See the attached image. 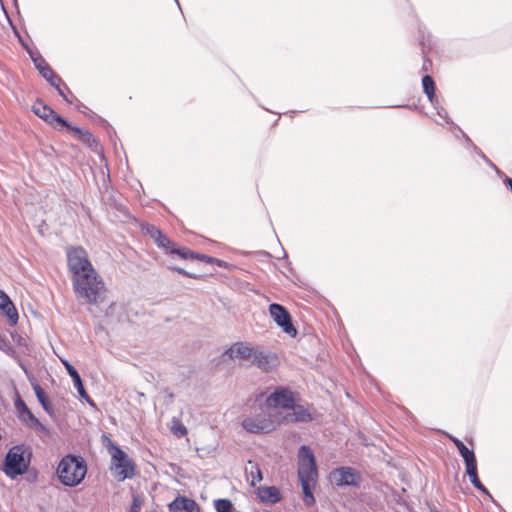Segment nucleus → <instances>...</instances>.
Returning a JSON list of instances; mask_svg holds the SVG:
<instances>
[{
	"label": "nucleus",
	"instance_id": "nucleus-1",
	"mask_svg": "<svg viewBox=\"0 0 512 512\" xmlns=\"http://www.w3.org/2000/svg\"><path fill=\"white\" fill-rule=\"evenodd\" d=\"M72 286L76 298L82 303L98 306L106 297V286L96 270L72 278Z\"/></svg>",
	"mask_w": 512,
	"mask_h": 512
},
{
	"label": "nucleus",
	"instance_id": "nucleus-2",
	"mask_svg": "<svg viewBox=\"0 0 512 512\" xmlns=\"http://www.w3.org/2000/svg\"><path fill=\"white\" fill-rule=\"evenodd\" d=\"M56 473L61 484L75 487L83 481L87 474L86 461L81 456L68 454L60 460Z\"/></svg>",
	"mask_w": 512,
	"mask_h": 512
},
{
	"label": "nucleus",
	"instance_id": "nucleus-3",
	"mask_svg": "<svg viewBox=\"0 0 512 512\" xmlns=\"http://www.w3.org/2000/svg\"><path fill=\"white\" fill-rule=\"evenodd\" d=\"M107 440V448L111 455V471L114 473L118 481L130 479L135 475V465L132 459L117 446L111 439L105 436Z\"/></svg>",
	"mask_w": 512,
	"mask_h": 512
},
{
	"label": "nucleus",
	"instance_id": "nucleus-4",
	"mask_svg": "<svg viewBox=\"0 0 512 512\" xmlns=\"http://www.w3.org/2000/svg\"><path fill=\"white\" fill-rule=\"evenodd\" d=\"M280 424V412L270 410L266 405L261 411L243 420V428L250 433H269Z\"/></svg>",
	"mask_w": 512,
	"mask_h": 512
},
{
	"label": "nucleus",
	"instance_id": "nucleus-5",
	"mask_svg": "<svg viewBox=\"0 0 512 512\" xmlns=\"http://www.w3.org/2000/svg\"><path fill=\"white\" fill-rule=\"evenodd\" d=\"M30 460L25 459V449L21 445L13 446L7 452L4 459L3 472L10 478L22 475L26 472Z\"/></svg>",
	"mask_w": 512,
	"mask_h": 512
},
{
	"label": "nucleus",
	"instance_id": "nucleus-6",
	"mask_svg": "<svg viewBox=\"0 0 512 512\" xmlns=\"http://www.w3.org/2000/svg\"><path fill=\"white\" fill-rule=\"evenodd\" d=\"M69 272L72 278H77L85 273L95 270L89 260L87 251L82 247H70L66 251Z\"/></svg>",
	"mask_w": 512,
	"mask_h": 512
},
{
	"label": "nucleus",
	"instance_id": "nucleus-7",
	"mask_svg": "<svg viewBox=\"0 0 512 512\" xmlns=\"http://www.w3.org/2000/svg\"><path fill=\"white\" fill-rule=\"evenodd\" d=\"M298 477L299 480L316 481L318 477L316 461L311 449L305 445L298 452Z\"/></svg>",
	"mask_w": 512,
	"mask_h": 512
},
{
	"label": "nucleus",
	"instance_id": "nucleus-8",
	"mask_svg": "<svg viewBox=\"0 0 512 512\" xmlns=\"http://www.w3.org/2000/svg\"><path fill=\"white\" fill-rule=\"evenodd\" d=\"M294 401V393L290 389L278 387L267 397L265 405L272 411H277L280 408L286 413Z\"/></svg>",
	"mask_w": 512,
	"mask_h": 512
},
{
	"label": "nucleus",
	"instance_id": "nucleus-9",
	"mask_svg": "<svg viewBox=\"0 0 512 512\" xmlns=\"http://www.w3.org/2000/svg\"><path fill=\"white\" fill-rule=\"evenodd\" d=\"M32 111L48 124L57 127L70 128L68 123L62 116L57 114L50 106L46 105L42 100L38 99L32 106Z\"/></svg>",
	"mask_w": 512,
	"mask_h": 512
},
{
	"label": "nucleus",
	"instance_id": "nucleus-10",
	"mask_svg": "<svg viewBox=\"0 0 512 512\" xmlns=\"http://www.w3.org/2000/svg\"><path fill=\"white\" fill-rule=\"evenodd\" d=\"M269 313L277 325L280 326L286 334L292 337L296 336L297 330L293 326L291 316L284 306L272 303L269 305Z\"/></svg>",
	"mask_w": 512,
	"mask_h": 512
},
{
	"label": "nucleus",
	"instance_id": "nucleus-11",
	"mask_svg": "<svg viewBox=\"0 0 512 512\" xmlns=\"http://www.w3.org/2000/svg\"><path fill=\"white\" fill-rule=\"evenodd\" d=\"M332 480L337 486H354L360 485V474L351 467H340L331 473Z\"/></svg>",
	"mask_w": 512,
	"mask_h": 512
},
{
	"label": "nucleus",
	"instance_id": "nucleus-12",
	"mask_svg": "<svg viewBox=\"0 0 512 512\" xmlns=\"http://www.w3.org/2000/svg\"><path fill=\"white\" fill-rule=\"evenodd\" d=\"M313 420L312 413L309 406L298 404L294 401L288 412L284 415L280 413V423L282 421L287 423L296 422H309Z\"/></svg>",
	"mask_w": 512,
	"mask_h": 512
},
{
	"label": "nucleus",
	"instance_id": "nucleus-13",
	"mask_svg": "<svg viewBox=\"0 0 512 512\" xmlns=\"http://www.w3.org/2000/svg\"><path fill=\"white\" fill-rule=\"evenodd\" d=\"M253 346L247 342H236L223 353V358L231 360H250L253 355Z\"/></svg>",
	"mask_w": 512,
	"mask_h": 512
},
{
	"label": "nucleus",
	"instance_id": "nucleus-14",
	"mask_svg": "<svg viewBox=\"0 0 512 512\" xmlns=\"http://www.w3.org/2000/svg\"><path fill=\"white\" fill-rule=\"evenodd\" d=\"M31 57L39 73L50 83V85L56 86V82L57 84H62L61 78L54 73L48 63L40 55H31Z\"/></svg>",
	"mask_w": 512,
	"mask_h": 512
},
{
	"label": "nucleus",
	"instance_id": "nucleus-15",
	"mask_svg": "<svg viewBox=\"0 0 512 512\" xmlns=\"http://www.w3.org/2000/svg\"><path fill=\"white\" fill-rule=\"evenodd\" d=\"M170 512H179V511H186V512H200V508L198 504L190 498L184 497V496H178L176 497L169 505H168Z\"/></svg>",
	"mask_w": 512,
	"mask_h": 512
},
{
	"label": "nucleus",
	"instance_id": "nucleus-16",
	"mask_svg": "<svg viewBox=\"0 0 512 512\" xmlns=\"http://www.w3.org/2000/svg\"><path fill=\"white\" fill-rule=\"evenodd\" d=\"M63 364H64L68 374L72 378L73 384H74L79 396L82 399L86 400L89 404L93 405V401L90 399L89 395L87 394L78 371L68 361H63Z\"/></svg>",
	"mask_w": 512,
	"mask_h": 512
},
{
	"label": "nucleus",
	"instance_id": "nucleus-17",
	"mask_svg": "<svg viewBox=\"0 0 512 512\" xmlns=\"http://www.w3.org/2000/svg\"><path fill=\"white\" fill-rule=\"evenodd\" d=\"M146 233L155 241L159 248L166 251L173 246V242L154 225L146 227Z\"/></svg>",
	"mask_w": 512,
	"mask_h": 512
},
{
	"label": "nucleus",
	"instance_id": "nucleus-18",
	"mask_svg": "<svg viewBox=\"0 0 512 512\" xmlns=\"http://www.w3.org/2000/svg\"><path fill=\"white\" fill-rule=\"evenodd\" d=\"M10 336L14 345L16 346L14 348L19 353V359H22L23 356L30 355L31 348L27 336L19 334L17 331L10 332Z\"/></svg>",
	"mask_w": 512,
	"mask_h": 512
},
{
	"label": "nucleus",
	"instance_id": "nucleus-19",
	"mask_svg": "<svg viewBox=\"0 0 512 512\" xmlns=\"http://www.w3.org/2000/svg\"><path fill=\"white\" fill-rule=\"evenodd\" d=\"M259 499L268 504H275L281 500V495L275 486H264L257 489Z\"/></svg>",
	"mask_w": 512,
	"mask_h": 512
},
{
	"label": "nucleus",
	"instance_id": "nucleus-20",
	"mask_svg": "<svg viewBox=\"0 0 512 512\" xmlns=\"http://www.w3.org/2000/svg\"><path fill=\"white\" fill-rule=\"evenodd\" d=\"M0 350L4 352L7 356L11 357L14 361L17 362L19 367L23 370V372L27 375L28 368L22 359H19V353L13 347V345L7 339H0Z\"/></svg>",
	"mask_w": 512,
	"mask_h": 512
},
{
	"label": "nucleus",
	"instance_id": "nucleus-21",
	"mask_svg": "<svg viewBox=\"0 0 512 512\" xmlns=\"http://www.w3.org/2000/svg\"><path fill=\"white\" fill-rule=\"evenodd\" d=\"M252 363L257 365L259 368L267 370L273 360V357L269 353L258 351L253 348V355L251 357Z\"/></svg>",
	"mask_w": 512,
	"mask_h": 512
},
{
	"label": "nucleus",
	"instance_id": "nucleus-22",
	"mask_svg": "<svg viewBox=\"0 0 512 512\" xmlns=\"http://www.w3.org/2000/svg\"><path fill=\"white\" fill-rule=\"evenodd\" d=\"M466 473L469 476L470 482L477 490H479L482 493L491 497L489 491L486 489V487L481 483V481L478 478L477 464L467 467Z\"/></svg>",
	"mask_w": 512,
	"mask_h": 512
},
{
	"label": "nucleus",
	"instance_id": "nucleus-23",
	"mask_svg": "<svg viewBox=\"0 0 512 512\" xmlns=\"http://www.w3.org/2000/svg\"><path fill=\"white\" fill-rule=\"evenodd\" d=\"M33 390L43 409L51 415L52 407L43 388L39 384H33Z\"/></svg>",
	"mask_w": 512,
	"mask_h": 512
},
{
	"label": "nucleus",
	"instance_id": "nucleus-24",
	"mask_svg": "<svg viewBox=\"0 0 512 512\" xmlns=\"http://www.w3.org/2000/svg\"><path fill=\"white\" fill-rule=\"evenodd\" d=\"M423 91L427 95L428 100L433 103L435 99V83L430 75L422 78Z\"/></svg>",
	"mask_w": 512,
	"mask_h": 512
},
{
	"label": "nucleus",
	"instance_id": "nucleus-25",
	"mask_svg": "<svg viewBox=\"0 0 512 512\" xmlns=\"http://www.w3.org/2000/svg\"><path fill=\"white\" fill-rule=\"evenodd\" d=\"M303 494H304V503L308 506H311L315 503V498L312 493V487L315 485L316 481H300Z\"/></svg>",
	"mask_w": 512,
	"mask_h": 512
},
{
	"label": "nucleus",
	"instance_id": "nucleus-26",
	"mask_svg": "<svg viewBox=\"0 0 512 512\" xmlns=\"http://www.w3.org/2000/svg\"><path fill=\"white\" fill-rule=\"evenodd\" d=\"M249 464L250 470L246 468V474L248 480L250 479V485L254 487L257 482L262 480V472L256 464H253L251 461H249Z\"/></svg>",
	"mask_w": 512,
	"mask_h": 512
},
{
	"label": "nucleus",
	"instance_id": "nucleus-27",
	"mask_svg": "<svg viewBox=\"0 0 512 512\" xmlns=\"http://www.w3.org/2000/svg\"><path fill=\"white\" fill-rule=\"evenodd\" d=\"M458 451L462 458L464 459L466 468L477 464L474 452L472 450H469L464 444L458 448Z\"/></svg>",
	"mask_w": 512,
	"mask_h": 512
},
{
	"label": "nucleus",
	"instance_id": "nucleus-28",
	"mask_svg": "<svg viewBox=\"0 0 512 512\" xmlns=\"http://www.w3.org/2000/svg\"><path fill=\"white\" fill-rule=\"evenodd\" d=\"M0 310L5 314V316L8 318L10 325H16L19 320V315L17 312V309L13 302L9 304L8 306H5V308H0Z\"/></svg>",
	"mask_w": 512,
	"mask_h": 512
},
{
	"label": "nucleus",
	"instance_id": "nucleus-29",
	"mask_svg": "<svg viewBox=\"0 0 512 512\" xmlns=\"http://www.w3.org/2000/svg\"><path fill=\"white\" fill-rule=\"evenodd\" d=\"M69 129L74 131L75 134L77 135L78 139L80 141H82L83 143L91 145V143L95 142V139H94L93 135L89 131L82 130V129L78 128V127H73L72 125H71V127Z\"/></svg>",
	"mask_w": 512,
	"mask_h": 512
},
{
	"label": "nucleus",
	"instance_id": "nucleus-30",
	"mask_svg": "<svg viewBox=\"0 0 512 512\" xmlns=\"http://www.w3.org/2000/svg\"><path fill=\"white\" fill-rule=\"evenodd\" d=\"M169 254H177L182 259H194L196 254L186 248H176L175 244L166 251Z\"/></svg>",
	"mask_w": 512,
	"mask_h": 512
},
{
	"label": "nucleus",
	"instance_id": "nucleus-31",
	"mask_svg": "<svg viewBox=\"0 0 512 512\" xmlns=\"http://www.w3.org/2000/svg\"><path fill=\"white\" fill-rule=\"evenodd\" d=\"M214 506L217 512H232L233 505L228 499H217L214 501Z\"/></svg>",
	"mask_w": 512,
	"mask_h": 512
},
{
	"label": "nucleus",
	"instance_id": "nucleus-32",
	"mask_svg": "<svg viewBox=\"0 0 512 512\" xmlns=\"http://www.w3.org/2000/svg\"><path fill=\"white\" fill-rule=\"evenodd\" d=\"M143 500L138 495H133V502L129 512H140Z\"/></svg>",
	"mask_w": 512,
	"mask_h": 512
},
{
	"label": "nucleus",
	"instance_id": "nucleus-33",
	"mask_svg": "<svg viewBox=\"0 0 512 512\" xmlns=\"http://www.w3.org/2000/svg\"><path fill=\"white\" fill-rule=\"evenodd\" d=\"M15 407L19 411L20 415L27 414L30 409L27 407V405L24 403L23 400L20 398L16 400Z\"/></svg>",
	"mask_w": 512,
	"mask_h": 512
},
{
	"label": "nucleus",
	"instance_id": "nucleus-34",
	"mask_svg": "<svg viewBox=\"0 0 512 512\" xmlns=\"http://www.w3.org/2000/svg\"><path fill=\"white\" fill-rule=\"evenodd\" d=\"M11 303L10 297L3 290H0V308H5V306L9 307Z\"/></svg>",
	"mask_w": 512,
	"mask_h": 512
},
{
	"label": "nucleus",
	"instance_id": "nucleus-35",
	"mask_svg": "<svg viewBox=\"0 0 512 512\" xmlns=\"http://www.w3.org/2000/svg\"><path fill=\"white\" fill-rule=\"evenodd\" d=\"M174 434L178 437H183L187 434V428L183 424H179L174 429Z\"/></svg>",
	"mask_w": 512,
	"mask_h": 512
},
{
	"label": "nucleus",
	"instance_id": "nucleus-36",
	"mask_svg": "<svg viewBox=\"0 0 512 512\" xmlns=\"http://www.w3.org/2000/svg\"><path fill=\"white\" fill-rule=\"evenodd\" d=\"M30 420V426L31 427H34V426H40V421L38 420V418L35 417V415L31 412V411H28V413L26 414Z\"/></svg>",
	"mask_w": 512,
	"mask_h": 512
},
{
	"label": "nucleus",
	"instance_id": "nucleus-37",
	"mask_svg": "<svg viewBox=\"0 0 512 512\" xmlns=\"http://www.w3.org/2000/svg\"><path fill=\"white\" fill-rule=\"evenodd\" d=\"M196 259H199L203 262H206V263H214V260L215 258L213 257H210V256H207V255H204V254H196L195 256Z\"/></svg>",
	"mask_w": 512,
	"mask_h": 512
},
{
	"label": "nucleus",
	"instance_id": "nucleus-38",
	"mask_svg": "<svg viewBox=\"0 0 512 512\" xmlns=\"http://www.w3.org/2000/svg\"><path fill=\"white\" fill-rule=\"evenodd\" d=\"M56 88V90L58 91V94L67 102L71 103L72 101L67 97V95L65 94L64 90L61 88V84H57L56 83V86H54Z\"/></svg>",
	"mask_w": 512,
	"mask_h": 512
},
{
	"label": "nucleus",
	"instance_id": "nucleus-39",
	"mask_svg": "<svg viewBox=\"0 0 512 512\" xmlns=\"http://www.w3.org/2000/svg\"><path fill=\"white\" fill-rule=\"evenodd\" d=\"M173 270L177 271L179 274H182L184 276H187V277H191V278H195L196 276L194 274H191L187 271H185L184 269L182 268H179V267H173L172 268Z\"/></svg>",
	"mask_w": 512,
	"mask_h": 512
},
{
	"label": "nucleus",
	"instance_id": "nucleus-40",
	"mask_svg": "<svg viewBox=\"0 0 512 512\" xmlns=\"http://www.w3.org/2000/svg\"><path fill=\"white\" fill-rule=\"evenodd\" d=\"M449 439L454 443L457 449L463 445V442L454 436H449Z\"/></svg>",
	"mask_w": 512,
	"mask_h": 512
},
{
	"label": "nucleus",
	"instance_id": "nucleus-41",
	"mask_svg": "<svg viewBox=\"0 0 512 512\" xmlns=\"http://www.w3.org/2000/svg\"><path fill=\"white\" fill-rule=\"evenodd\" d=\"M449 439L454 443L457 449L463 445V442L454 436H449Z\"/></svg>",
	"mask_w": 512,
	"mask_h": 512
},
{
	"label": "nucleus",
	"instance_id": "nucleus-42",
	"mask_svg": "<svg viewBox=\"0 0 512 512\" xmlns=\"http://www.w3.org/2000/svg\"><path fill=\"white\" fill-rule=\"evenodd\" d=\"M116 307V304L115 303H111L110 306L108 307V309L106 310V316L109 317L113 310L115 309Z\"/></svg>",
	"mask_w": 512,
	"mask_h": 512
},
{
	"label": "nucleus",
	"instance_id": "nucleus-43",
	"mask_svg": "<svg viewBox=\"0 0 512 512\" xmlns=\"http://www.w3.org/2000/svg\"><path fill=\"white\" fill-rule=\"evenodd\" d=\"M214 263H216L219 267H226L227 263L223 260L216 259L214 260Z\"/></svg>",
	"mask_w": 512,
	"mask_h": 512
},
{
	"label": "nucleus",
	"instance_id": "nucleus-44",
	"mask_svg": "<svg viewBox=\"0 0 512 512\" xmlns=\"http://www.w3.org/2000/svg\"><path fill=\"white\" fill-rule=\"evenodd\" d=\"M34 428H36L37 430H39L40 432H43V433H47V429L46 427L40 422V426H34Z\"/></svg>",
	"mask_w": 512,
	"mask_h": 512
},
{
	"label": "nucleus",
	"instance_id": "nucleus-45",
	"mask_svg": "<svg viewBox=\"0 0 512 512\" xmlns=\"http://www.w3.org/2000/svg\"><path fill=\"white\" fill-rule=\"evenodd\" d=\"M438 115L440 117L446 118L447 117V112L445 111V109L442 108L441 110L438 111Z\"/></svg>",
	"mask_w": 512,
	"mask_h": 512
},
{
	"label": "nucleus",
	"instance_id": "nucleus-46",
	"mask_svg": "<svg viewBox=\"0 0 512 512\" xmlns=\"http://www.w3.org/2000/svg\"><path fill=\"white\" fill-rule=\"evenodd\" d=\"M478 154H479V156H481V157H482L486 162H488V163L490 162V161L486 158V156H485L481 151H478Z\"/></svg>",
	"mask_w": 512,
	"mask_h": 512
},
{
	"label": "nucleus",
	"instance_id": "nucleus-47",
	"mask_svg": "<svg viewBox=\"0 0 512 512\" xmlns=\"http://www.w3.org/2000/svg\"><path fill=\"white\" fill-rule=\"evenodd\" d=\"M489 164L496 169V172H499V169H497L491 162H489Z\"/></svg>",
	"mask_w": 512,
	"mask_h": 512
}]
</instances>
